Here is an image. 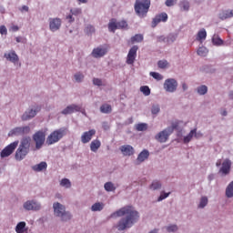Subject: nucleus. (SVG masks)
Here are the masks:
<instances>
[{
	"instance_id": "1",
	"label": "nucleus",
	"mask_w": 233,
	"mask_h": 233,
	"mask_svg": "<svg viewBox=\"0 0 233 233\" xmlns=\"http://www.w3.org/2000/svg\"><path fill=\"white\" fill-rule=\"evenodd\" d=\"M110 218H121L117 222L116 228L119 231L127 230V228H132L135 223L139 220V212L132 206H125L118 210L113 212Z\"/></svg>"
},
{
	"instance_id": "2",
	"label": "nucleus",
	"mask_w": 233,
	"mask_h": 233,
	"mask_svg": "<svg viewBox=\"0 0 233 233\" xmlns=\"http://www.w3.org/2000/svg\"><path fill=\"white\" fill-rule=\"evenodd\" d=\"M67 129L65 127H61L59 129L54 130L50 133V135L46 138V145L50 147V145H56V143H59L63 137L66 135Z\"/></svg>"
},
{
	"instance_id": "3",
	"label": "nucleus",
	"mask_w": 233,
	"mask_h": 233,
	"mask_svg": "<svg viewBox=\"0 0 233 233\" xmlns=\"http://www.w3.org/2000/svg\"><path fill=\"white\" fill-rule=\"evenodd\" d=\"M150 8V0H137L135 12L139 17H146Z\"/></svg>"
},
{
	"instance_id": "4",
	"label": "nucleus",
	"mask_w": 233,
	"mask_h": 233,
	"mask_svg": "<svg viewBox=\"0 0 233 233\" xmlns=\"http://www.w3.org/2000/svg\"><path fill=\"white\" fill-rule=\"evenodd\" d=\"M53 208L55 215H56L57 218H61L62 221H69V219H72V215L66 212L65 206L61 205L59 202L55 203Z\"/></svg>"
},
{
	"instance_id": "5",
	"label": "nucleus",
	"mask_w": 233,
	"mask_h": 233,
	"mask_svg": "<svg viewBox=\"0 0 233 233\" xmlns=\"http://www.w3.org/2000/svg\"><path fill=\"white\" fill-rule=\"evenodd\" d=\"M33 139L35 143L36 150L42 148L43 145H45V140L46 139V133L43 130L37 131L33 135Z\"/></svg>"
},
{
	"instance_id": "6",
	"label": "nucleus",
	"mask_w": 233,
	"mask_h": 233,
	"mask_svg": "<svg viewBox=\"0 0 233 233\" xmlns=\"http://www.w3.org/2000/svg\"><path fill=\"white\" fill-rule=\"evenodd\" d=\"M17 145H19V141H15L5 147L0 153L1 157H8V156H12L14 150L17 148Z\"/></svg>"
},
{
	"instance_id": "7",
	"label": "nucleus",
	"mask_w": 233,
	"mask_h": 233,
	"mask_svg": "<svg viewBox=\"0 0 233 233\" xmlns=\"http://www.w3.org/2000/svg\"><path fill=\"white\" fill-rule=\"evenodd\" d=\"M172 134V129H164L163 131H160L156 137L155 139L158 141L159 143H167L168 141V137H170Z\"/></svg>"
},
{
	"instance_id": "8",
	"label": "nucleus",
	"mask_w": 233,
	"mask_h": 233,
	"mask_svg": "<svg viewBox=\"0 0 233 233\" xmlns=\"http://www.w3.org/2000/svg\"><path fill=\"white\" fill-rule=\"evenodd\" d=\"M137 50H139V47L137 46H133L127 54V65H132L136 61V57H137Z\"/></svg>"
},
{
	"instance_id": "9",
	"label": "nucleus",
	"mask_w": 233,
	"mask_h": 233,
	"mask_svg": "<svg viewBox=\"0 0 233 233\" xmlns=\"http://www.w3.org/2000/svg\"><path fill=\"white\" fill-rule=\"evenodd\" d=\"M166 92H176L177 90V81L174 78H168L164 83Z\"/></svg>"
},
{
	"instance_id": "10",
	"label": "nucleus",
	"mask_w": 233,
	"mask_h": 233,
	"mask_svg": "<svg viewBox=\"0 0 233 233\" xmlns=\"http://www.w3.org/2000/svg\"><path fill=\"white\" fill-rule=\"evenodd\" d=\"M168 21V15L167 13H161L157 15L152 21V28H156L159 23H167Z\"/></svg>"
},
{
	"instance_id": "11",
	"label": "nucleus",
	"mask_w": 233,
	"mask_h": 233,
	"mask_svg": "<svg viewBox=\"0 0 233 233\" xmlns=\"http://www.w3.org/2000/svg\"><path fill=\"white\" fill-rule=\"evenodd\" d=\"M30 134V127H15L9 132V136H25Z\"/></svg>"
},
{
	"instance_id": "12",
	"label": "nucleus",
	"mask_w": 233,
	"mask_h": 233,
	"mask_svg": "<svg viewBox=\"0 0 233 233\" xmlns=\"http://www.w3.org/2000/svg\"><path fill=\"white\" fill-rule=\"evenodd\" d=\"M230 168H232V161H230L228 158H226L219 169V174H222V176H228V174H230Z\"/></svg>"
},
{
	"instance_id": "13",
	"label": "nucleus",
	"mask_w": 233,
	"mask_h": 233,
	"mask_svg": "<svg viewBox=\"0 0 233 233\" xmlns=\"http://www.w3.org/2000/svg\"><path fill=\"white\" fill-rule=\"evenodd\" d=\"M94 136H96V129L86 131L81 136V142L84 145H86V143H90V141H92V137H94Z\"/></svg>"
},
{
	"instance_id": "14",
	"label": "nucleus",
	"mask_w": 233,
	"mask_h": 233,
	"mask_svg": "<svg viewBox=\"0 0 233 233\" xmlns=\"http://www.w3.org/2000/svg\"><path fill=\"white\" fill-rule=\"evenodd\" d=\"M61 18H49V28L51 32H57L61 28Z\"/></svg>"
},
{
	"instance_id": "15",
	"label": "nucleus",
	"mask_w": 233,
	"mask_h": 233,
	"mask_svg": "<svg viewBox=\"0 0 233 233\" xmlns=\"http://www.w3.org/2000/svg\"><path fill=\"white\" fill-rule=\"evenodd\" d=\"M108 52V49L103 48V47H96L94 48L92 51V56L96 59H99V57H103L104 56H106V53Z\"/></svg>"
},
{
	"instance_id": "16",
	"label": "nucleus",
	"mask_w": 233,
	"mask_h": 233,
	"mask_svg": "<svg viewBox=\"0 0 233 233\" xmlns=\"http://www.w3.org/2000/svg\"><path fill=\"white\" fill-rule=\"evenodd\" d=\"M81 111V107L77 105H70L67 106L63 111L62 114L64 116H68V114H74V112H80Z\"/></svg>"
},
{
	"instance_id": "17",
	"label": "nucleus",
	"mask_w": 233,
	"mask_h": 233,
	"mask_svg": "<svg viewBox=\"0 0 233 233\" xmlns=\"http://www.w3.org/2000/svg\"><path fill=\"white\" fill-rule=\"evenodd\" d=\"M24 208L25 210H39L41 208V205L35 201H26L24 204Z\"/></svg>"
},
{
	"instance_id": "18",
	"label": "nucleus",
	"mask_w": 233,
	"mask_h": 233,
	"mask_svg": "<svg viewBox=\"0 0 233 233\" xmlns=\"http://www.w3.org/2000/svg\"><path fill=\"white\" fill-rule=\"evenodd\" d=\"M41 108H37L36 110L30 109L28 111H25V114L22 116V120L28 121L33 117H35V116L37 115V112H39Z\"/></svg>"
},
{
	"instance_id": "19",
	"label": "nucleus",
	"mask_w": 233,
	"mask_h": 233,
	"mask_svg": "<svg viewBox=\"0 0 233 233\" xmlns=\"http://www.w3.org/2000/svg\"><path fill=\"white\" fill-rule=\"evenodd\" d=\"M28 152H30V150L19 147L15 152V159L17 161H22V159H25V157H26Z\"/></svg>"
},
{
	"instance_id": "20",
	"label": "nucleus",
	"mask_w": 233,
	"mask_h": 233,
	"mask_svg": "<svg viewBox=\"0 0 233 233\" xmlns=\"http://www.w3.org/2000/svg\"><path fill=\"white\" fill-rule=\"evenodd\" d=\"M120 152L123 156H134V147L130 145H124L120 147Z\"/></svg>"
},
{
	"instance_id": "21",
	"label": "nucleus",
	"mask_w": 233,
	"mask_h": 233,
	"mask_svg": "<svg viewBox=\"0 0 233 233\" xmlns=\"http://www.w3.org/2000/svg\"><path fill=\"white\" fill-rule=\"evenodd\" d=\"M5 57L8 61H11V63H17V61H19V56H17V54H15V51H11L9 53H5Z\"/></svg>"
},
{
	"instance_id": "22",
	"label": "nucleus",
	"mask_w": 233,
	"mask_h": 233,
	"mask_svg": "<svg viewBox=\"0 0 233 233\" xmlns=\"http://www.w3.org/2000/svg\"><path fill=\"white\" fill-rule=\"evenodd\" d=\"M218 17L221 19V21H225V19H230V17H233V10L221 11L218 14Z\"/></svg>"
},
{
	"instance_id": "23",
	"label": "nucleus",
	"mask_w": 233,
	"mask_h": 233,
	"mask_svg": "<svg viewBox=\"0 0 233 233\" xmlns=\"http://www.w3.org/2000/svg\"><path fill=\"white\" fill-rule=\"evenodd\" d=\"M148 156H150V153L148 150L144 149L142 152L139 153L137 161V163H143V161H146V159H148Z\"/></svg>"
},
{
	"instance_id": "24",
	"label": "nucleus",
	"mask_w": 233,
	"mask_h": 233,
	"mask_svg": "<svg viewBox=\"0 0 233 233\" xmlns=\"http://www.w3.org/2000/svg\"><path fill=\"white\" fill-rule=\"evenodd\" d=\"M30 141L32 138L30 137H25L21 140L20 147L25 148V150H30Z\"/></svg>"
},
{
	"instance_id": "25",
	"label": "nucleus",
	"mask_w": 233,
	"mask_h": 233,
	"mask_svg": "<svg viewBox=\"0 0 233 233\" xmlns=\"http://www.w3.org/2000/svg\"><path fill=\"white\" fill-rule=\"evenodd\" d=\"M101 148V141L98 139H95L90 144V150L91 152H97Z\"/></svg>"
},
{
	"instance_id": "26",
	"label": "nucleus",
	"mask_w": 233,
	"mask_h": 233,
	"mask_svg": "<svg viewBox=\"0 0 233 233\" xmlns=\"http://www.w3.org/2000/svg\"><path fill=\"white\" fill-rule=\"evenodd\" d=\"M48 165L46 164V162H41L38 165H35L33 167V170H35V172H41L43 170H46Z\"/></svg>"
},
{
	"instance_id": "27",
	"label": "nucleus",
	"mask_w": 233,
	"mask_h": 233,
	"mask_svg": "<svg viewBox=\"0 0 233 233\" xmlns=\"http://www.w3.org/2000/svg\"><path fill=\"white\" fill-rule=\"evenodd\" d=\"M205 39H207V30L203 28L198 31L197 35V41H199L201 43L202 41H205Z\"/></svg>"
},
{
	"instance_id": "28",
	"label": "nucleus",
	"mask_w": 233,
	"mask_h": 233,
	"mask_svg": "<svg viewBox=\"0 0 233 233\" xmlns=\"http://www.w3.org/2000/svg\"><path fill=\"white\" fill-rule=\"evenodd\" d=\"M25 227H26V222H25V221L19 222L15 227V232L16 233H25Z\"/></svg>"
},
{
	"instance_id": "29",
	"label": "nucleus",
	"mask_w": 233,
	"mask_h": 233,
	"mask_svg": "<svg viewBox=\"0 0 233 233\" xmlns=\"http://www.w3.org/2000/svg\"><path fill=\"white\" fill-rule=\"evenodd\" d=\"M100 112L102 114H110L112 112V106L108 104H104L100 106Z\"/></svg>"
},
{
	"instance_id": "30",
	"label": "nucleus",
	"mask_w": 233,
	"mask_h": 233,
	"mask_svg": "<svg viewBox=\"0 0 233 233\" xmlns=\"http://www.w3.org/2000/svg\"><path fill=\"white\" fill-rule=\"evenodd\" d=\"M105 205L103 203H100V202H97V203H95L92 207H91V210L93 212H98V211H101L103 210Z\"/></svg>"
},
{
	"instance_id": "31",
	"label": "nucleus",
	"mask_w": 233,
	"mask_h": 233,
	"mask_svg": "<svg viewBox=\"0 0 233 233\" xmlns=\"http://www.w3.org/2000/svg\"><path fill=\"white\" fill-rule=\"evenodd\" d=\"M117 29V22H116V19H112L108 24L109 32H116Z\"/></svg>"
},
{
	"instance_id": "32",
	"label": "nucleus",
	"mask_w": 233,
	"mask_h": 233,
	"mask_svg": "<svg viewBox=\"0 0 233 233\" xmlns=\"http://www.w3.org/2000/svg\"><path fill=\"white\" fill-rule=\"evenodd\" d=\"M179 7L181 10L187 12V10L190 8V3H188L187 0H183L179 3Z\"/></svg>"
},
{
	"instance_id": "33",
	"label": "nucleus",
	"mask_w": 233,
	"mask_h": 233,
	"mask_svg": "<svg viewBox=\"0 0 233 233\" xmlns=\"http://www.w3.org/2000/svg\"><path fill=\"white\" fill-rule=\"evenodd\" d=\"M197 54L201 57H206L207 54H208V49L205 46H201L198 49Z\"/></svg>"
},
{
	"instance_id": "34",
	"label": "nucleus",
	"mask_w": 233,
	"mask_h": 233,
	"mask_svg": "<svg viewBox=\"0 0 233 233\" xmlns=\"http://www.w3.org/2000/svg\"><path fill=\"white\" fill-rule=\"evenodd\" d=\"M104 188L105 190H106V192H114V190H116V187H114V184L112 182H106L104 185Z\"/></svg>"
},
{
	"instance_id": "35",
	"label": "nucleus",
	"mask_w": 233,
	"mask_h": 233,
	"mask_svg": "<svg viewBox=\"0 0 233 233\" xmlns=\"http://www.w3.org/2000/svg\"><path fill=\"white\" fill-rule=\"evenodd\" d=\"M227 198H233V181L228 186L226 189Z\"/></svg>"
},
{
	"instance_id": "36",
	"label": "nucleus",
	"mask_w": 233,
	"mask_h": 233,
	"mask_svg": "<svg viewBox=\"0 0 233 233\" xmlns=\"http://www.w3.org/2000/svg\"><path fill=\"white\" fill-rule=\"evenodd\" d=\"M149 188L151 190H159V188H161V182H159L157 180H154L152 182V184L150 185Z\"/></svg>"
},
{
	"instance_id": "37",
	"label": "nucleus",
	"mask_w": 233,
	"mask_h": 233,
	"mask_svg": "<svg viewBox=\"0 0 233 233\" xmlns=\"http://www.w3.org/2000/svg\"><path fill=\"white\" fill-rule=\"evenodd\" d=\"M60 187H65V188H70V187H72V183L68 178H63L60 181Z\"/></svg>"
},
{
	"instance_id": "38",
	"label": "nucleus",
	"mask_w": 233,
	"mask_h": 233,
	"mask_svg": "<svg viewBox=\"0 0 233 233\" xmlns=\"http://www.w3.org/2000/svg\"><path fill=\"white\" fill-rule=\"evenodd\" d=\"M194 134H196V129H192L189 134L184 137V143H190V141H192V137H194Z\"/></svg>"
},
{
	"instance_id": "39",
	"label": "nucleus",
	"mask_w": 233,
	"mask_h": 233,
	"mask_svg": "<svg viewBox=\"0 0 233 233\" xmlns=\"http://www.w3.org/2000/svg\"><path fill=\"white\" fill-rule=\"evenodd\" d=\"M136 128L138 132H145L148 128V125L145 123H140L136 126Z\"/></svg>"
},
{
	"instance_id": "40",
	"label": "nucleus",
	"mask_w": 233,
	"mask_h": 233,
	"mask_svg": "<svg viewBox=\"0 0 233 233\" xmlns=\"http://www.w3.org/2000/svg\"><path fill=\"white\" fill-rule=\"evenodd\" d=\"M207 92H208V87H207V86H200L198 87V94L200 96H205Z\"/></svg>"
},
{
	"instance_id": "41",
	"label": "nucleus",
	"mask_w": 233,
	"mask_h": 233,
	"mask_svg": "<svg viewBox=\"0 0 233 233\" xmlns=\"http://www.w3.org/2000/svg\"><path fill=\"white\" fill-rule=\"evenodd\" d=\"M206 205H208V198L207 197H202L198 205V208H205Z\"/></svg>"
},
{
	"instance_id": "42",
	"label": "nucleus",
	"mask_w": 233,
	"mask_h": 233,
	"mask_svg": "<svg viewBox=\"0 0 233 233\" xmlns=\"http://www.w3.org/2000/svg\"><path fill=\"white\" fill-rule=\"evenodd\" d=\"M143 41V35H135L131 37V43H141Z\"/></svg>"
},
{
	"instance_id": "43",
	"label": "nucleus",
	"mask_w": 233,
	"mask_h": 233,
	"mask_svg": "<svg viewBox=\"0 0 233 233\" xmlns=\"http://www.w3.org/2000/svg\"><path fill=\"white\" fill-rule=\"evenodd\" d=\"M179 127V121L176 120L171 123V127H167V130L172 129V134L174 133L175 130H177Z\"/></svg>"
},
{
	"instance_id": "44",
	"label": "nucleus",
	"mask_w": 233,
	"mask_h": 233,
	"mask_svg": "<svg viewBox=\"0 0 233 233\" xmlns=\"http://www.w3.org/2000/svg\"><path fill=\"white\" fill-rule=\"evenodd\" d=\"M212 42H213V45H216V46H221V45H223V40L218 36H214L212 38Z\"/></svg>"
},
{
	"instance_id": "45",
	"label": "nucleus",
	"mask_w": 233,
	"mask_h": 233,
	"mask_svg": "<svg viewBox=\"0 0 233 233\" xmlns=\"http://www.w3.org/2000/svg\"><path fill=\"white\" fill-rule=\"evenodd\" d=\"M140 92H142L144 96H150V87H148L147 86H142L140 87Z\"/></svg>"
},
{
	"instance_id": "46",
	"label": "nucleus",
	"mask_w": 233,
	"mask_h": 233,
	"mask_svg": "<svg viewBox=\"0 0 233 233\" xmlns=\"http://www.w3.org/2000/svg\"><path fill=\"white\" fill-rule=\"evenodd\" d=\"M161 108L159 107V105H153L151 107V114L154 116L159 114Z\"/></svg>"
},
{
	"instance_id": "47",
	"label": "nucleus",
	"mask_w": 233,
	"mask_h": 233,
	"mask_svg": "<svg viewBox=\"0 0 233 233\" xmlns=\"http://www.w3.org/2000/svg\"><path fill=\"white\" fill-rule=\"evenodd\" d=\"M116 25H117L118 30L123 29V28H127V26H128V24L125 20L116 22Z\"/></svg>"
},
{
	"instance_id": "48",
	"label": "nucleus",
	"mask_w": 233,
	"mask_h": 233,
	"mask_svg": "<svg viewBox=\"0 0 233 233\" xmlns=\"http://www.w3.org/2000/svg\"><path fill=\"white\" fill-rule=\"evenodd\" d=\"M150 76L154 79H157V81H161V79H163V76H161V74L157 72H150Z\"/></svg>"
},
{
	"instance_id": "49",
	"label": "nucleus",
	"mask_w": 233,
	"mask_h": 233,
	"mask_svg": "<svg viewBox=\"0 0 233 233\" xmlns=\"http://www.w3.org/2000/svg\"><path fill=\"white\" fill-rule=\"evenodd\" d=\"M157 65L158 68H167L168 66V62L167 60H159Z\"/></svg>"
},
{
	"instance_id": "50",
	"label": "nucleus",
	"mask_w": 233,
	"mask_h": 233,
	"mask_svg": "<svg viewBox=\"0 0 233 233\" xmlns=\"http://www.w3.org/2000/svg\"><path fill=\"white\" fill-rule=\"evenodd\" d=\"M75 79L77 83H81V81H83V79H85V76L82 73H76L75 75Z\"/></svg>"
},
{
	"instance_id": "51",
	"label": "nucleus",
	"mask_w": 233,
	"mask_h": 233,
	"mask_svg": "<svg viewBox=\"0 0 233 233\" xmlns=\"http://www.w3.org/2000/svg\"><path fill=\"white\" fill-rule=\"evenodd\" d=\"M72 15H81V14H83V11L81 10V8H74L70 10Z\"/></svg>"
},
{
	"instance_id": "52",
	"label": "nucleus",
	"mask_w": 233,
	"mask_h": 233,
	"mask_svg": "<svg viewBox=\"0 0 233 233\" xmlns=\"http://www.w3.org/2000/svg\"><path fill=\"white\" fill-rule=\"evenodd\" d=\"M86 32V34H94V32H96V28L93 25H87Z\"/></svg>"
},
{
	"instance_id": "53",
	"label": "nucleus",
	"mask_w": 233,
	"mask_h": 233,
	"mask_svg": "<svg viewBox=\"0 0 233 233\" xmlns=\"http://www.w3.org/2000/svg\"><path fill=\"white\" fill-rule=\"evenodd\" d=\"M177 3V0H166V6H174Z\"/></svg>"
},
{
	"instance_id": "54",
	"label": "nucleus",
	"mask_w": 233,
	"mask_h": 233,
	"mask_svg": "<svg viewBox=\"0 0 233 233\" xmlns=\"http://www.w3.org/2000/svg\"><path fill=\"white\" fill-rule=\"evenodd\" d=\"M0 34L1 35H6V34H8V30L6 29V26L5 25L0 26Z\"/></svg>"
},
{
	"instance_id": "55",
	"label": "nucleus",
	"mask_w": 233,
	"mask_h": 233,
	"mask_svg": "<svg viewBox=\"0 0 233 233\" xmlns=\"http://www.w3.org/2000/svg\"><path fill=\"white\" fill-rule=\"evenodd\" d=\"M167 232H176L177 230V226L176 225H172V226H168L167 228Z\"/></svg>"
},
{
	"instance_id": "56",
	"label": "nucleus",
	"mask_w": 233,
	"mask_h": 233,
	"mask_svg": "<svg viewBox=\"0 0 233 233\" xmlns=\"http://www.w3.org/2000/svg\"><path fill=\"white\" fill-rule=\"evenodd\" d=\"M168 196H170V193H162L157 198V201H163V199H167Z\"/></svg>"
},
{
	"instance_id": "57",
	"label": "nucleus",
	"mask_w": 233,
	"mask_h": 233,
	"mask_svg": "<svg viewBox=\"0 0 233 233\" xmlns=\"http://www.w3.org/2000/svg\"><path fill=\"white\" fill-rule=\"evenodd\" d=\"M93 84L96 85V86H101V85H103V82L99 78H94Z\"/></svg>"
},
{
	"instance_id": "58",
	"label": "nucleus",
	"mask_w": 233,
	"mask_h": 233,
	"mask_svg": "<svg viewBox=\"0 0 233 233\" xmlns=\"http://www.w3.org/2000/svg\"><path fill=\"white\" fill-rule=\"evenodd\" d=\"M157 41H158V43H166V41L168 42V38H167L165 36H159L157 38Z\"/></svg>"
},
{
	"instance_id": "59",
	"label": "nucleus",
	"mask_w": 233,
	"mask_h": 233,
	"mask_svg": "<svg viewBox=\"0 0 233 233\" xmlns=\"http://www.w3.org/2000/svg\"><path fill=\"white\" fill-rule=\"evenodd\" d=\"M74 15H68L66 19L68 20V23H74L76 21V19L73 16Z\"/></svg>"
},
{
	"instance_id": "60",
	"label": "nucleus",
	"mask_w": 233,
	"mask_h": 233,
	"mask_svg": "<svg viewBox=\"0 0 233 233\" xmlns=\"http://www.w3.org/2000/svg\"><path fill=\"white\" fill-rule=\"evenodd\" d=\"M193 130H195V133H194V137H197V139H198V137H203V134H201V133H198V129H193Z\"/></svg>"
},
{
	"instance_id": "61",
	"label": "nucleus",
	"mask_w": 233,
	"mask_h": 233,
	"mask_svg": "<svg viewBox=\"0 0 233 233\" xmlns=\"http://www.w3.org/2000/svg\"><path fill=\"white\" fill-rule=\"evenodd\" d=\"M29 8L27 5H23L21 8H20V11L21 12H28Z\"/></svg>"
},
{
	"instance_id": "62",
	"label": "nucleus",
	"mask_w": 233,
	"mask_h": 233,
	"mask_svg": "<svg viewBox=\"0 0 233 233\" xmlns=\"http://www.w3.org/2000/svg\"><path fill=\"white\" fill-rule=\"evenodd\" d=\"M11 29L13 30V32H17V31L19 30V26H17V25H13V26L11 27Z\"/></svg>"
},
{
	"instance_id": "63",
	"label": "nucleus",
	"mask_w": 233,
	"mask_h": 233,
	"mask_svg": "<svg viewBox=\"0 0 233 233\" xmlns=\"http://www.w3.org/2000/svg\"><path fill=\"white\" fill-rule=\"evenodd\" d=\"M15 41L16 43H21V41H23V38L21 36H16Z\"/></svg>"
},
{
	"instance_id": "64",
	"label": "nucleus",
	"mask_w": 233,
	"mask_h": 233,
	"mask_svg": "<svg viewBox=\"0 0 233 233\" xmlns=\"http://www.w3.org/2000/svg\"><path fill=\"white\" fill-rule=\"evenodd\" d=\"M182 88H183V90H187L188 89V86H187L186 83H183L182 84Z\"/></svg>"
}]
</instances>
